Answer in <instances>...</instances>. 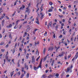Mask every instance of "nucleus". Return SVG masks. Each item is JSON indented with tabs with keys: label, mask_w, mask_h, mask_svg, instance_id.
Returning <instances> with one entry per match:
<instances>
[{
	"label": "nucleus",
	"mask_w": 78,
	"mask_h": 78,
	"mask_svg": "<svg viewBox=\"0 0 78 78\" xmlns=\"http://www.w3.org/2000/svg\"><path fill=\"white\" fill-rule=\"evenodd\" d=\"M17 24H18V23H17L16 24L15 27H14V29H16V28H17Z\"/></svg>",
	"instance_id": "4468645a"
},
{
	"label": "nucleus",
	"mask_w": 78,
	"mask_h": 78,
	"mask_svg": "<svg viewBox=\"0 0 78 78\" xmlns=\"http://www.w3.org/2000/svg\"><path fill=\"white\" fill-rule=\"evenodd\" d=\"M36 54L37 55H38V56H39V52L38 51V49H37Z\"/></svg>",
	"instance_id": "2eb2a0df"
},
{
	"label": "nucleus",
	"mask_w": 78,
	"mask_h": 78,
	"mask_svg": "<svg viewBox=\"0 0 78 78\" xmlns=\"http://www.w3.org/2000/svg\"><path fill=\"white\" fill-rule=\"evenodd\" d=\"M52 76V75H50L49 76H48V78H51V77Z\"/></svg>",
	"instance_id": "7c9ffc66"
},
{
	"label": "nucleus",
	"mask_w": 78,
	"mask_h": 78,
	"mask_svg": "<svg viewBox=\"0 0 78 78\" xmlns=\"http://www.w3.org/2000/svg\"><path fill=\"white\" fill-rule=\"evenodd\" d=\"M4 21H5V20H3L2 22V25L3 26H4Z\"/></svg>",
	"instance_id": "6ab92c4d"
},
{
	"label": "nucleus",
	"mask_w": 78,
	"mask_h": 78,
	"mask_svg": "<svg viewBox=\"0 0 78 78\" xmlns=\"http://www.w3.org/2000/svg\"><path fill=\"white\" fill-rule=\"evenodd\" d=\"M50 26L51 27V22H50L47 25L48 28H49V27Z\"/></svg>",
	"instance_id": "423d86ee"
},
{
	"label": "nucleus",
	"mask_w": 78,
	"mask_h": 78,
	"mask_svg": "<svg viewBox=\"0 0 78 78\" xmlns=\"http://www.w3.org/2000/svg\"><path fill=\"white\" fill-rule=\"evenodd\" d=\"M64 44H65V45H66V46H67V43H66L65 42L64 43Z\"/></svg>",
	"instance_id": "052dcab7"
},
{
	"label": "nucleus",
	"mask_w": 78,
	"mask_h": 78,
	"mask_svg": "<svg viewBox=\"0 0 78 78\" xmlns=\"http://www.w3.org/2000/svg\"><path fill=\"white\" fill-rule=\"evenodd\" d=\"M58 10H59V11H60V12H61V11H62V10L61 9H58Z\"/></svg>",
	"instance_id": "680f3d73"
},
{
	"label": "nucleus",
	"mask_w": 78,
	"mask_h": 78,
	"mask_svg": "<svg viewBox=\"0 0 78 78\" xmlns=\"http://www.w3.org/2000/svg\"><path fill=\"white\" fill-rule=\"evenodd\" d=\"M69 75L68 74L66 76V78H68V77H69Z\"/></svg>",
	"instance_id": "3c124183"
},
{
	"label": "nucleus",
	"mask_w": 78,
	"mask_h": 78,
	"mask_svg": "<svg viewBox=\"0 0 78 78\" xmlns=\"http://www.w3.org/2000/svg\"><path fill=\"white\" fill-rule=\"evenodd\" d=\"M24 66H25V68H26V69L27 68V70H28V66L26 65V63H25Z\"/></svg>",
	"instance_id": "1a4fd4ad"
},
{
	"label": "nucleus",
	"mask_w": 78,
	"mask_h": 78,
	"mask_svg": "<svg viewBox=\"0 0 78 78\" xmlns=\"http://www.w3.org/2000/svg\"><path fill=\"white\" fill-rule=\"evenodd\" d=\"M55 76L57 78H59V74L58 73H57L55 74Z\"/></svg>",
	"instance_id": "a211bd4d"
},
{
	"label": "nucleus",
	"mask_w": 78,
	"mask_h": 78,
	"mask_svg": "<svg viewBox=\"0 0 78 78\" xmlns=\"http://www.w3.org/2000/svg\"><path fill=\"white\" fill-rule=\"evenodd\" d=\"M53 50V47H52L51 48H49V50L48 51H50V50Z\"/></svg>",
	"instance_id": "f8f14e48"
},
{
	"label": "nucleus",
	"mask_w": 78,
	"mask_h": 78,
	"mask_svg": "<svg viewBox=\"0 0 78 78\" xmlns=\"http://www.w3.org/2000/svg\"><path fill=\"white\" fill-rule=\"evenodd\" d=\"M27 78H28L29 77V73H27Z\"/></svg>",
	"instance_id": "4c0bfd02"
},
{
	"label": "nucleus",
	"mask_w": 78,
	"mask_h": 78,
	"mask_svg": "<svg viewBox=\"0 0 78 78\" xmlns=\"http://www.w3.org/2000/svg\"><path fill=\"white\" fill-rule=\"evenodd\" d=\"M25 5H23L22 6V7H21V8H20V9H22V10H23V9H24V8H25Z\"/></svg>",
	"instance_id": "6e6552de"
},
{
	"label": "nucleus",
	"mask_w": 78,
	"mask_h": 78,
	"mask_svg": "<svg viewBox=\"0 0 78 78\" xmlns=\"http://www.w3.org/2000/svg\"><path fill=\"white\" fill-rule=\"evenodd\" d=\"M48 12H52V9H49L48 10Z\"/></svg>",
	"instance_id": "a878e982"
},
{
	"label": "nucleus",
	"mask_w": 78,
	"mask_h": 78,
	"mask_svg": "<svg viewBox=\"0 0 78 78\" xmlns=\"http://www.w3.org/2000/svg\"><path fill=\"white\" fill-rule=\"evenodd\" d=\"M4 44H5V43L4 42H2L1 43L0 45H3Z\"/></svg>",
	"instance_id": "cd10ccee"
},
{
	"label": "nucleus",
	"mask_w": 78,
	"mask_h": 78,
	"mask_svg": "<svg viewBox=\"0 0 78 78\" xmlns=\"http://www.w3.org/2000/svg\"><path fill=\"white\" fill-rule=\"evenodd\" d=\"M2 55H3L2 54H1L0 55V59H1L2 58Z\"/></svg>",
	"instance_id": "09e8293b"
},
{
	"label": "nucleus",
	"mask_w": 78,
	"mask_h": 78,
	"mask_svg": "<svg viewBox=\"0 0 78 78\" xmlns=\"http://www.w3.org/2000/svg\"><path fill=\"white\" fill-rule=\"evenodd\" d=\"M34 70H35V71H36V70H37V67L35 66H34Z\"/></svg>",
	"instance_id": "5701e85b"
},
{
	"label": "nucleus",
	"mask_w": 78,
	"mask_h": 78,
	"mask_svg": "<svg viewBox=\"0 0 78 78\" xmlns=\"http://www.w3.org/2000/svg\"><path fill=\"white\" fill-rule=\"evenodd\" d=\"M41 66H42L41 64H40L39 66H38L39 67H40V68H41Z\"/></svg>",
	"instance_id": "37998d69"
},
{
	"label": "nucleus",
	"mask_w": 78,
	"mask_h": 78,
	"mask_svg": "<svg viewBox=\"0 0 78 78\" xmlns=\"http://www.w3.org/2000/svg\"><path fill=\"white\" fill-rule=\"evenodd\" d=\"M62 37V35H60L59 37L60 38H61Z\"/></svg>",
	"instance_id": "338daca9"
},
{
	"label": "nucleus",
	"mask_w": 78,
	"mask_h": 78,
	"mask_svg": "<svg viewBox=\"0 0 78 78\" xmlns=\"http://www.w3.org/2000/svg\"><path fill=\"white\" fill-rule=\"evenodd\" d=\"M14 71H13L10 73V75H11V78H12V76L14 74Z\"/></svg>",
	"instance_id": "9d476101"
},
{
	"label": "nucleus",
	"mask_w": 78,
	"mask_h": 78,
	"mask_svg": "<svg viewBox=\"0 0 78 78\" xmlns=\"http://www.w3.org/2000/svg\"><path fill=\"white\" fill-rule=\"evenodd\" d=\"M27 15L26 14L25 16V19H27Z\"/></svg>",
	"instance_id": "ea45409f"
},
{
	"label": "nucleus",
	"mask_w": 78,
	"mask_h": 78,
	"mask_svg": "<svg viewBox=\"0 0 78 78\" xmlns=\"http://www.w3.org/2000/svg\"><path fill=\"white\" fill-rule=\"evenodd\" d=\"M58 16L60 18H62V17H63V16H62V15H61H61H58Z\"/></svg>",
	"instance_id": "c85d7f7f"
},
{
	"label": "nucleus",
	"mask_w": 78,
	"mask_h": 78,
	"mask_svg": "<svg viewBox=\"0 0 78 78\" xmlns=\"http://www.w3.org/2000/svg\"><path fill=\"white\" fill-rule=\"evenodd\" d=\"M17 44V43H16L15 44V48H13L12 50V53L13 54H14V53L15 52V51H16V48Z\"/></svg>",
	"instance_id": "7ed1b4c3"
},
{
	"label": "nucleus",
	"mask_w": 78,
	"mask_h": 78,
	"mask_svg": "<svg viewBox=\"0 0 78 78\" xmlns=\"http://www.w3.org/2000/svg\"><path fill=\"white\" fill-rule=\"evenodd\" d=\"M9 38H10L11 39H12V36H11V34H9Z\"/></svg>",
	"instance_id": "f3484780"
},
{
	"label": "nucleus",
	"mask_w": 78,
	"mask_h": 78,
	"mask_svg": "<svg viewBox=\"0 0 78 78\" xmlns=\"http://www.w3.org/2000/svg\"><path fill=\"white\" fill-rule=\"evenodd\" d=\"M46 59H47V56H45L43 60L45 61V60H46Z\"/></svg>",
	"instance_id": "2f4dec72"
},
{
	"label": "nucleus",
	"mask_w": 78,
	"mask_h": 78,
	"mask_svg": "<svg viewBox=\"0 0 78 78\" xmlns=\"http://www.w3.org/2000/svg\"><path fill=\"white\" fill-rule=\"evenodd\" d=\"M20 51H22V48H20V49H19Z\"/></svg>",
	"instance_id": "69168bd1"
},
{
	"label": "nucleus",
	"mask_w": 78,
	"mask_h": 78,
	"mask_svg": "<svg viewBox=\"0 0 78 78\" xmlns=\"http://www.w3.org/2000/svg\"><path fill=\"white\" fill-rule=\"evenodd\" d=\"M25 12H27L28 15H29V14L30 13V8L29 7V6L27 7L26 8Z\"/></svg>",
	"instance_id": "f03ea898"
},
{
	"label": "nucleus",
	"mask_w": 78,
	"mask_h": 78,
	"mask_svg": "<svg viewBox=\"0 0 78 78\" xmlns=\"http://www.w3.org/2000/svg\"><path fill=\"white\" fill-rule=\"evenodd\" d=\"M37 11H36V12H38V11H39V7H38V8H37Z\"/></svg>",
	"instance_id": "a19ab883"
},
{
	"label": "nucleus",
	"mask_w": 78,
	"mask_h": 78,
	"mask_svg": "<svg viewBox=\"0 0 78 78\" xmlns=\"http://www.w3.org/2000/svg\"><path fill=\"white\" fill-rule=\"evenodd\" d=\"M78 57V55L76 54L75 57H73V58L72 59V61H74V59H77V58Z\"/></svg>",
	"instance_id": "20e7f679"
},
{
	"label": "nucleus",
	"mask_w": 78,
	"mask_h": 78,
	"mask_svg": "<svg viewBox=\"0 0 78 78\" xmlns=\"http://www.w3.org/2000/svg\"><path fill=\"white\" fill-rule=\"evenodd\" d=\"M3 16L4 17H5V13L3 14Z\"/></svg>",
	"instance_id": "e2e57ef3"
},
{
	"label": "nucleus",
	"mask_w": 78,
	"mask_h": 78,
	"mask_svg": "<svg viewBox=\"0 0 78 78\" xmlns=\"http://www.w3.org/2000/svg\"><path fill=\"white\" fill-rule=\"evenodd\" d=\"M40 15H41V19H43V17H44V14H42V12H40Z\"/></svg>",
	"instance_id": "0eeeda50"
},
{
	"label": "nucleus",
	"mask_w": 78,
	"mask_h": 78,
	"mask_svg": "<svg viewBox=\"0 0 78 78\" xmlns=\"http://www.w3.org/2000/svg\"><path fill=\"white\" fill-rule=\"evenodd\" d=\"M42 62V60L41 59V61H40V64H41V65Z\"/></svg>",
	"instance_id": "79ce46f5"
},
{
	"label": "nucleus",
	"mask_w": 78,
	"mask_h": 78,
	"mask_svg": "<svg viewBox=\"0 0 78 78\" xmlns=\"http://www.w3.org/2000/svg\"><path fill=\"white\" fill-rule=\"evenodd\" d=\"M45 25H47V21H46L45 22Z\"/></svg>",
	"instance_id": "5fc2aeb1"
},
{
	"label": "nucleus",
	"mask_w": 78,
	"mask_h": 78,
	"mask_svg": "<svg viewBox=\"0 0 78 78\" xmlns=\"http://www.w3.org/2000/svg\"><path fill=\"white\" fill-rule=\"evenodd\" d=\"M9 27H12V24H10L9 25Z\"/></svg>",
	"instance_id": "774afa93"
},
{
	"label": "nucleus",
	"mask_w": 78,
	"mask_h": 78,
	"mask_svg": "<svg viewBox=\"0 0 78 78\" xmlns=\"http://www.w3.org/2000/svg\"><path fill=\"white\" fill-rule=\"evenodd\" d=\"M46 51V48H44V51H43L44 55L45 54V52Z\"/></svg>",
	"instance_id": "393cba45"
},
{
	"label": "nucleus",
	"mask_w": 78,
	"mask_h": 78,
	"mask_svg": "<svg viewBox=\"0 0 78 78\" xmlns=\"http://www.w3.org/2000/svg\"><path fill=\"white\" fill-rule=\"evenodd\" d=\"M14 59H12V62L14 64H15V63H14Z\"/></svg>",
	"instance_id": "49530a36"
},
{
	"label": "nucleus",
	"mask_w": 78,
	"mask_h": 78,
	"mask_svg": "<svg viewBox=\"0 0 78 78\" xmlns=\"http://www.w3.org/2000/svg\"><path fill=\"white\" fill-rule=\"evenodd\" d=\"M24 74H22L21 75V76L20 77V78H22L23 77V76H24Z\"/></svg>",
	"instance_id": "4be33fe9"
},
{
	"label": "nucleus",
	"mask_w": 78,
	"mask_h": 78,
	"mask_svg": "<svg viewBox=\"0 0 78 78\" xmlns=\"http://www.w3.org/2000/svg\"><path fill=\"white\" fill-rule=\"evenodd\" d=\"M73 67V65H72L70 67L68 68L66 71V73H68L70 71V73L72 72V69Z\"/></svg>",
	"instance_id": "f257e3e1"
},
{
	"label": "nucleus",
	"mask_w": 78,
	"mask_h": 78,
	"mask_svg": "<svg viewBox=\"0 0 78 78\" xmlns=\"http://www.w3.org/2000/svg\"><path fill=\"white\" fill-rule=\"evenodd\" d=\"M53 37L54 38H55L56 36H55V34H54L53 35Z\"/></svg>",
	"instance_id": "8fccbe9b"
},
{
	"label": "nucleus",
	"mask_w": 78,
	"mask_h": 78,
	"mask_svg": "<svg viewBox=\"0 0 78 78\" xmlns=\"http://www.w3.org/2000/svg\"><path fill=\"white\" fill-rule=\"evenodd\" d=\"M71 54H70L68 56V58H70V57H71Z\"/></svg>",
	"instance_id": "a18cd8bd"
},
{
	"label": "nucleus",
	"mask_w": 78,
	"mask_h": 78,
	"mask_svg": "<svg viewBox=\"0 0 78 78\" xmlns=\"http://www.w3.org/2000/svg\"><path fill=\"white\" fill-rule=\"evenodd\" d=\"M71 41H73V37H71Z\"/></svg>",
	"instance_id": "603ef678"
},
{
	"label": "nucleus",
	"mask_w": 78,
	"mask_h": 78,
	"mask_svg": "<svg viewBox=\"0 0 78 78\" xmlns=\"http://www.w3.org/2000/svg\"><path fill=\"white\" fill-rule=\"evenodd\" d=\"M5 50L4 49H1V51H2V52H4V51H5Z\"/></svg>",
	"instance_id": "de8ad7c7"
},
{
	"label": "nucleus",
	"mask_w": 78,
	"mask_h": 78,
	"mask_svg": "<svg viewBox=\"0 0 78 78\" xmlns=\"http://www.w3.org/2000/svg\"><path fill=\"white\" fill-rule=\"evenodd\" d=\"M16 11H15L13 14L12 15V17H13V16H14V15H15V14H16Z\"/></svg>",
	"instance_id": "412c9836"
},
{
	"label": "nucleus",
	"mask_w": 78,
	"mask_h": 78,
	"mask_svg": "<svg viewBox=\"0 0 78 78\" xmlns=\"http://www.w3.org/2000/svg\"><path fill=\"white\" fill-rule=\"evenodd\" d=\"M5 58L6 59L7 61L8 60V55H7V54L5 55Z\"/></svg>",
	"instance_id": "dca6fc26"
},
{
	"label": "nucleus",
	"mask_w": 78,
	"mask_h": 78,
	"mask_svg": "<svg viewBox=\"0 0 78 78\" xmlns=\"http://www.w3.org/2000/svg\"><path fill=\"white\" fill-rule=\"evenodd\" d=\"M30 47H32V44H31V43H30Z\"/></svg>",
	"instance_id": "4d7b16f0"
},
{
	"label": "nucleus",
	"mask_w": 78,
	"mask_h": 78,
	"mask_svg": "<svg viewBox=\"0 0 78 78\" xmlns=\"http://www.w3.org/2000/svg\"><path fill=\"white\" fill-rule=\"evenodd\" d=\"M17 2H18V0H16L14 3V6H16V4L17 3Z\"/></svg>",
	"instance_id": "b1692460"
},
{
	"label": "nucleus",
	"mask_w": 78,
	"mask_h": 78,
	"mask_svg": "<svg viewBox=\"0 0 78 78\" xmlns=\"http://www.w3.org/2000/svg\"><path fill=\"white\" fill-rule=\"evenodd\" d=\"M38 25L39 24V20H37L35 22Z\"/></svg>",
	"instance_id": "aec40b11"
},
{
	"label": "nucleus",
	"mask_w": 78,
	"mask_h": 78,
	"mask_svg": "<svg viewBox=\"0 0 78 78\" xmlns=\"http://www.w3.org/2000/svg\"><path fill=\"white\" fill-rule=\"evenodd\" d=\"M54 63H55V60H52V62L51 63V66H53V64H54Z\"/></svg>",
	"instance_id": "ddd939ff"
},
{
	"label": "nucleus",
	"mask_w": 78,
	"mask_h": 78,
	"mask_svg": "<svg viewBox=\"0 0 78 78\" xmlns=\"http://www.w3.org/2000/svg\"><path fill=\"white\" fill-rule=\"evenodd\" d=\"M27 35V32H25V34H24L23 35V37H25V36H26Z\"/></svg>",
	"instance_id": "9b49d317"
},
{
	"label": "nucleus",
	"mask_w": 78,
	"mask_h": 78,
	"mask_svg": "<svg viewBox=\"0 0 78 78\" xmlns=\"http://www.w3.org/2000/svg\"><path fill=\"white\" fill-rule=\"evenodd\" d=\"M62 22H63V23H64V22H65V19H63Z\"/></svg>",
	"instance_id": "13d9d810"
},
{
	"label": "nucleus",
	"mask_w": 78,
	"mask_h": 78,
	"mask_svg": "<svg viewBox=\"0 0 78 78\" xmlns=\"http://www.w3.org/2000/svg\"><path fill=\"white\" fill-rule=\"evenodd\" d=\"M34 56H32V63H33V64H34V62H35V59H34Z\"/></svg>",
	"instance_id": "39448f33"
},
{
	"label": "nucleus",
	"mask_w": 78,
	"mask_h": 78,
	"mask_svg": "<svg viewBox=\"0 0 78 78\" xmlns=\"http://www.w3.org/2000/svg\"><path fill=\"white\" fill-rule=\"evenodd\" d=\"M49 4L50 5H53V3H52V2H49Z\"/></svg>",
	"instance_id": "c756f323"
},
{
	"label": "nucleus",
	"mask_w": 78,
	"mask_h": 78,
	"mask_svg": "<svg viewBox=\"0 0 78 78\" xmlns=\"http://www.w3.org/2000/svg\"><path fill=\"white\" fill-rule=\"evenodd\" d=\"M3 19V16H2L1 18H0V20H2V19Z\"/></svg>",
	"instance_id": "bf43d9fd"
},
{
	"label": "nucleus",
	"mask_w": 78,
	"mask_h": 78,
	"mask_svg": "<svg viewBox=\"0 0 78 78\" xmlns=\"http://www.w3.org/2000/svg\"><path fill=\"white\" fill-rule=\"evenodd\" d=\"M65 53L64 52H62V54H61V56H63V55H64V54Z\"/></svg>",
	"instance_id": "473e14b6"
},
{
	"label": "nucleus",
	"mask_w": 78,
	"mask_h": 78,
	"mask_svg": "<svg viewBox=\"0 0 78 78\" xmlns=\"http://www.w3.org/2000/svg\"><path fill=\"white\" fill-rule=\"evenodd\" d=\"M39 3H37V5H36L37 8H38V7H39L38 6V5H39Z\"/></svg>",
	"instance_id": "c9c22d12"
},
{
	"label": "nucleus",
	"mask_w": 78,
	"mask_h": 78,
	"mask_svg": "<svg viewBox=\"0 0 78 78\" xmlns=\"http://www.w3.org/2000/svg\"><path fill=\"white\" fill-rule=\"evenodd\" d=\"M47 34V32H46L44 34V36H46Z\"/></svg>",
	"instance_id": "e433bc0d"
},
{
	"label": "nucleus",
	"mask_w": 78,
	"mask_h": 78,
	"mask_svg": "<svg viewBox=\"0 0 78 78\" xmlns=\"http://www.w3.org/2000/svg\"><path fill=\"white\" fill-rule=\"evenodd\" d=\"M6 62V60L5 59H4V64H5Z\"/></svg>",
	"instance_id": "f704fd0d"
},
{
	"label": "nucleus",
	"mask_w": 78,
	"mask_h": 78,
	"mask_svg": "<svg viewBox=\"0 0 78 78\" xmlns=\"http://www.w3.org/2000/svg\"><path fill=\"white\" fill-rule=\"evenodd\" d=\"M22 72H23L24 71V68H23V67L22 68Z\"/></svg>",
	"instance_id": "72a5a7b5"
},
{
	"label": "nucleus",
	"mask_w": 78,
	"mask_h": 78,
	"mask_svg": "<svg viewBox=\"0 0 78 78\" xmlns=\"http://www.w3.org/2000/svg\"><path fill=\"white\" fill-rule=\"evenodd\" d=\"M40 56H39V57L37 58V59H36V61H38V60L39 59V58H40Z\"/></svg>",
	"instance_id": "bb28decb"
},
{
	"label": "nucleus",
	"mask_w": 78,
	"mask_h": 78,
	"mask_svg": "<svg viewBox=\"0 0 78 78\" xmlns=\"http://www.w3.org/2000/svg\"><path fill=\"white\" fill-rule=\"evenodd\" d=\"M20 20H17L16 21V23H18V22H20Z\"/></svg>",
	"instance_id": "6e6d98bb"
},
{
	"label": "nucleus",
	"mask_w": 78,
	"mask_h": 78,
	"mask_svg": "<svg viewBox=\"0 0 78 78\" xmlns=\"http://www.w3.org/2000/svg\"><path fill=\"white\" fill-rule=\"evenodd\" d=\"M52 62V58H51L50 60V62L51 63Z\"/></svg>",
	"instance_id": "0e129e2a"
},
{
	"label": "nucleus",
	"mask_w": 78,
	"mask_h": 78,
	"mask_svg": "<svg viewBox=\"0 0 78 78\" xmlns=\"http://www.w3.org/2000/svg\"><path fill=\"white\" fill-rule=\"evenodd\" d=\"M5 31V29H3V33H4Z\"/></svg>",
	"instance_id": "864d4df0"
},
{
	"label": "nucleus",
	"mask_w": 78,
	"mask_h": 78,
	"mask_svg": "<svg viewBox=\"0 0 78 78\" xmlns=\"http://www.w3.org/2000/svg\"><path fill=\"white\" fill-rule=\"evenodd\" d=\"M18 75L19 76L20 75V72L19 71L18 73Z\"/></svg>",
	"instance_id": "c03bdc74"
},
{
	"label": "nucleus",
	"mask_w": 78,
	"mask_h": 78,
	"mask_svg": "<svg viewBox=\"0 0 78 78\" xmlns=\"http://www.w3.org/2000/svg\"><path fill=\"white\" fill-rule=\"evenodd\" d=\"M12 41L11 40H9V43L11 44V41Z\"/></svg>",
	"instance_id": "58836bf2"
}]
</instances>
